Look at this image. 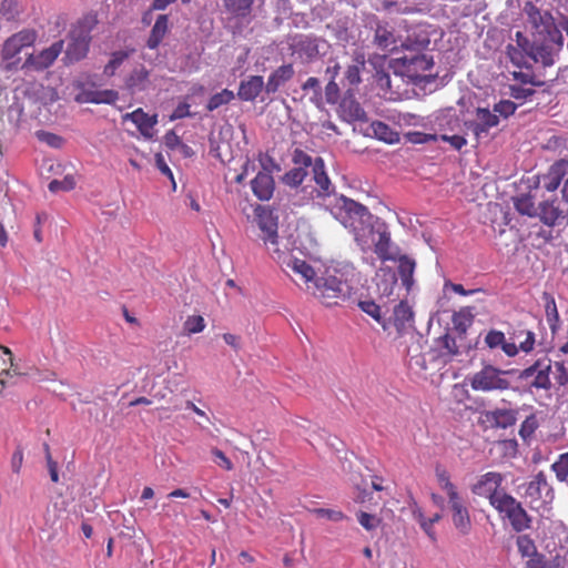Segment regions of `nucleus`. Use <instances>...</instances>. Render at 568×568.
<instances>
[{"label": "nucleus", "instance_id": "f704fd0d", "mask_svg": "<svg viewBox=\"0 0 568 568\" xmlns=\"http://www.w3.org/2000/svg\"><path fill=\"white\" fill-rule=\"evenodd\" d=\"M416 263L413 258L407 255H402L398 258V274L400 276L403 285L410 290L414 284V272H415Z\"/></svg>", "mask_w": 568, "mask_h": 568}, {"label": "nucleus", "instance_id": "f3484780", "mask_svg": "<svg viewBox=\"0 0 568 568\" xmlns=\"http://www.w3.org/2000/svg\"><path fill=\"white\" fill-rule=\"evenodd\" d=\"M256 222L260 230L264 233L263 241L265 243H277V216L268 207L257 206Z\"/></svg>", "mask_w": 568, "mask_h": 568}, {"label": "nucleus", "instance_id": "5fc2aeb1", "mask_svg": "<svg viewBox=\"0 0 568 568\" xmlns=\"http://www.w3.org/2000/svg\"><path fill=\"white\" fill-rule=\"evenodd\" d=\"M205 328L204 318L200 315L189 316L184 323V329L189 334H196Z\"/></svg>", "mask_w": 568, "mask_h": 568}, {"label": "nucleus", "instance_id": "ea45409f", "mask_svg": "<svg viewBox=\"0 0 568 568\" xmlns=\"http://www.w3.org/2000/svg\"><path fill=\"white\" fill-rule=\"evenodd\" d=\"M508 95L513 98L516 101H519L520 104H523L526 101L531 100V98L535 95L536 90L535 87H528V85H517V84H508Z\"/></svg>", "mask_w": 568, "mask_h": 568}, {"label": "nucleus", "instance_id": "412c9836", "mask_svg": "<svg viewBox=\"0 0 568 568\" xmlns=\"http://www.w3.org/2000/svg\"><path fill=\"white\" fill-rule=\"evenodd\" d=\"M568 174V160L560 159L556 161L550 168L548 172L542 176L544 187L548 192L556 191L561 182H564L565 176Z\"/></svg>", "mask_w": 568, "mask_h": 568}, {"label": "nucleus", "instance_id": "4d7b16f0", "mask_svg": "<svg viewBox=\"0 0 568 568\" xmlns=\"http://www.w3.org/2000/svg\"><path fill=\"white\" fill-rule=\"evenodd\" d=\"M538 427L537 418L535 415L528 416L520 425L519 435L521 438H529Z\"/></svg>", "mask_w": 568, "mask_h": 568}, {"label": "nucleus", "instance_id": "c03bdc74", "mask_svg": "<svg viewBox=\"0 0 568 568\" xmlns=\"http://www.w3.org/2000/svg\"><path fill=\"white\" fill-rule=\"evenodd\" d=\"M544 300L546 317L551 329H554L556 324L559 322V313L557 310L556 301L554 296L548 293L544 294Z\"/></svg>", "mask_w": 568, "mask_h": 568}, {"label": "nucleus", "instance_id": "a19ab883", "mask_svg": "<svg viewBox=\"0 0 568 568\" xmlns=\"http://www.w3.org/2000/svg\"><path fill=\"white\" fill-rule=\"evenodd\" d=\"M438 346L440 356L452 358L459 354V348L457 346L455 337L450 334H445L438 338Z\"/></svg>", "mask_w": 568, "mask_h": 568}, {"label": "nucleus", "instance_id": "1a4fd4ad", "mask_svg": "<svg viewBox=\"0 0 568 568\" xmlns=\"http://www.w3.org/2000/svg\"><path fill=\"white\" fill-rule=\"evenodd\" d=\"M551 368L552 361L548 356H542L520 371L518 379L526 382L529 388L549 390L551 388Z\"/></svg>", "mask_w": 568, "mask_h": 568}, {"label": "nucleus", "instance_id": "e2e57ef3", "mask_svg": "<svg viewBox=\"0 0 568 568\" xmlns=\"http://www.w3.org/2000/svg\"><path fill=\"white\" fill-rule=\"evenodd\" d=\"M552 366L555 367V379L557 384L565 386L568 383V367L565 362H555Z\"/></svg>", "mask_w": 568, "mask_h": 568}, {"label": "nucleus", "instance_id": "c9c22d12", "mask_svg": "<svg viewBox=\"0 0 568 568\" xmlns=\"http://www.w3.org/2000/svg\"><path fill=\"white\" fill-rule=\"evenodd\" d=\"M365 55L363 53H356L353 59V63L346 68L345 79L349 85L356 87L361 83V72L365 68Z\"/></svg>", "mask_w": 568, "mask_h": 568}, {"label": "nucleus", "instance_id": "37998d69", "mask_svg": "<svg viewBox=\"0 0 568 568\" xmlns=\"http://www.w3.org/2000/svg\"><path fill=\"white\" fill-rule=\"evenodd\" d=\"M235 95L234 92L229 89H223L222 91L213 94L207 104L206 109L207 111H214L219 109L222 105L229 104L232 100H234Z\"/></svg>", "mask_w": 568, "mask_h": 568}, {"label": "nucleus", "instance_id": "de8ad7c7", "mask_svg": "<svg viewBox=\"0 0 568 568\" xmlns=\"http://www.w3.org/2000/svg\"><path fill=\"white\" fill-rule=\"evenodd\" d=\"M471 322H473V314L469 308L460 310L458 313H455L453 316V323H454L456 329H458L462 333L466 332L467 327L471 324Z\"/></svg>", "mask_w": 568, "mask_h": 568}, {"label": "nucleus", "instance_id": "cd10ccee", "mask_svg": "<svg viewBox=\"0 0 568 568\" xmlns=\"http://www.w3.org/2000/svg\"><path fill=\"white\" fill-rule=\"evenodd\" d=\"M264 88V80L261 75H251L240 83L237 97L242 101H254Z\"/></svg>", "mask_w": 568, "mask_h": 568}, {"label": "nucleus", "instance_id": "49530a36", "mask_svg": "<svg viewBox=\"0 0 568 568\" xmlns=\"http://www.w3.org/2000/svg\"><path fill=\"white\" fill-rule=\"evenodd\" d=\"M74 187L75 180L71 174L65 175L62 180H52L48 185L49 191L52 193H58L60 191L68 192Z\"/></svg>", "mask_w": 568, "mask_h": 568}, {"label": "nucleus", "instance_id": "9d476101", "mask_svg": "<svg viewBox=\"0 0 568 568\" xmlns=\"http://www.w3.org/2000/svg\"><path fill=\"white\" fill-rule=\"evenodd\" d=\"M504 480L503 474L488 471L477 479L471 487V491L474 495L488 499L489 505L494 507L503 498V495L508 494L503 487Z\"/></svg>", "mask_w": 568, "mask_h": 568}, {"label": "nucleus", "instance_id": "6e6552de", "mask_svg": "<svg viewBox=\"0 0 568 568\" xmlns=\"http://www.w3.org/2000/svg\"><path fill=\"white\" fill-rule=\"evenodd\" d=\"M511 371H501L493 365H485L470 378V386L477 392L507 390L510 382L506 378Z\"/></svg>", "mask_w": 568, "mask_h": 568}, {"label": "nucleus", "instance_id": "052dcab7", "mask_svg": "<svg viewBox=\"0 0 568 568\" xmlns=\"http://www.w3.org/2000/svg\"><path fill=\"white\" fill-rule=\"evenodd\" d=\"M313 513L317 516V517H322V518H326L331 521H342L343 519H345V515L341 511V510H335V509H328V508H316L313 510Z\"/></svg>", "mask_w": 568, "mask_h": 568}, {"label": "nucleus", "instance_id": "bf43d9fd", "mask_svg": "<svg viewBox=\"0 0 568 568\" xmlns=\"http://www.w3.org/2000/svg\"><path fill=\"white\" fill-rule=\"evenodd\" d=\"M517 547L523 556H530L532 554L537 555L534 541L526 535L518 536Z\"/></svg>", "mask_w": 568, "mask_h": 568}, {"label": "nucleus", "instance_id": "69168bd1", "mask_svg": "<svg viewBox=\"0 0 568 568\" xmlns=\"http://www.w3.org/2000/svg\"><path fill=\"white\" fill-rule=\"evenodd\" d=\"M325 99L329 104L337 103L339 99V87L335 80H331L325 87Z\"/></svg>", "mask_w": 568, "mask_h": 568}, {"label": "nucleus", "instance_id": "c756f323", "mask_svg": "<svg viewBox=\"0 0 568 568\" xmlns=\"http://www.w3.org/2000/svg\"><path fill=\"white\" fill-rule=\"evenodd\" d=\"M562 210L557 200L545 201L539 204V217L548 226H555L564 219Z\"/></svg>", "mask_w": 568, "mask_h": 568}, {"label": "nucleus", "instance_id": "603ef678", "mask_svg": "<svg viewBox=\"0 0 568 568\" xmlns=\"http://www.w3.org/2000/svg\"><path fill=\"white\" fill-rule=\"evenodd\" d=\"M257 160L262 168L261 172H267L268 174L272 175L273 172H278L281 170L280 164L268 153L260 152L257 155Z\"/></svg>", "mask_w": 568, "mask_h": 568}, {"label": "nucleus", "instance_id": "f8f14e48", "mask_svg": "<svg viewBox=\"0 0 568 568\" xmlns=\"http://www.w3.org/2000/svg\"><path fill=\"white\" fill-rule=\"evenodd\" d=\"M294 168L288 170L281 178L284 185L296 189L304 182L308 169L313 164V158L302 149H295L292 154Z\"/></svg>", "mask_w": 568, "mask_h": 568}, {"label": "nucleus", "instance_id": "774afa93", "mask_svg": "<svg viewBox=\"0 0 568 568\" xmlns=\"http://www.w3.org/2000/svg\"><path fill=\"white\" fill-rule=\"evenodd\" d=\"M39 140L45 142L48 145L52 148H60L62 144V139L53 133L45 132V131H39L37 133Z\"/></svg>", "mask_w": 568, "mask_h": 568}, {"label": "nucleus", "instance_id": "4c0bfd02", "mask_svg": "<svg viewBox=\"0 0 568 568\" xmlns=\"http://www.w3.org/2000/svg\"><path fill=\"white\" fill-rule=\"evenodd\" d=\"M430 41L427 36H408L402 43L403 54L404 53H425Z\"/></svg>", "mask_w": 568, "mask_h": 568}, {"label": "nucleus", "instance_id": "a18cd8bd", "mask_svg": "<svg viewBox=\"0 0 568 568\" xmlns=\"http://www.w3.org/2000/svg\"><path fill=\"white\" fill-rule=\"evenodd\" d=\"M515 209L523 215L534 216L536 214L535 203L530 195H521L515 199Z\"/></svg>", "mask_w": 568, "mask_h": 568}, {"label": "nucleus", "instance_id": "0eeeda50", "mask_svg": "<svg viewBox=\"0 0 568 568\" xmlns=\"http://www.w3.org/2000/svg\"><path fill=\"white\" fill-rule=\"evenodd\" d=\"M400 73L412 80L413 82H422L428 78L429 72L434 67L433 57L427 53H404L395 60Z\"/></svg>", "mask_w": 568, "mask_h": 568}, {"label": "nucleus", "instance_id": "13d9d810", "mask_svg": "<svg viewBox=\"0 0 568 568\" xmlns=\"http://www.w3.org/2000/svg\"><path fill=\"white\" fill-rule=\"evenodd\" d=\"M505 334L497 329H490L485 336V344L489 348L501 347L505 342Z\"/></svg>", "mask_w": 568, "mask_h": 568}, {"label": "nucleus", "instance_id": "4468645a", "mask_svg": "<svg viewBox=\"0 0 568 568\" xmlns=\"http://www.w3.org/2000/svg\"><path fill=\"white\" fill-rule=\"evenodd\" d=\"M326 41L313 34H298L293 39L291 49L304 62H312L321 55V45Z\"/></svg>", "mask_w": 568, "mask_h": 568}, {"label": "nucleus", "instance_id": "6e6d98bb", "mask_svg": "<svg viewBox=\"0 0 568 568\" xmlns=\"http://www.w3.org/2000/svg\"><path fill=\"white\" fill-rule=\"evenodd\" d=\"M358 306L364 313L372 316L376 322L381 323V307L374 301H361Z\"/></svg>", "mask_w": 568, "mask_h": 568}, {"label": "nucleus", "instance_id": "473e14b6", "mask_svg": "<svg viewBox=\"0 0 568 568\" xmlns=\"http://www.w3.org/2000/svg\"><path fill=\"white\" fill-rule=\"evenodd\" d=\"M255 0H225L226 11L236 19H246L253 11Z\"/></svg>", "mask_w": 568, "mask_h": 568}, {"label": "nucleus", "instance_id": "20e7f679", "mask_svg": "<svg viewBox=\"0 0 568 568\" xmlns=\"http://www.w3.org/2000/svg\"><path fill=\"white\" fill-rule=\"evenodd\" d=\"M314 297L326 306L337 305L346 301L352 294V286L343 278L342 274L326 271L321 276H317L313 285H307Z\"/></svg>", "mask_w": 568, "mask_h": 568}, {"label": "nucleus", "instance_id": "3c124183", "mask_svg": "<svg viewBox=\"0 0 568 568\" xmlns=\"http://www.w3.org/2000/svg\"><path fill=\"white\" fill-rule=\"evenodd\" d=\"M0 13L7 20H14L20 13L18 0H2Z\"/></svg>", "mask_w": 568, "mask_h": 568}, {"label": "nucleus", "instance_id": "79ce46f5", "mask_svg": "<svg viewBox=\"0 0 568 568\" xmlns=\"http://www.w3.org/2000/svg\"><path fill=\"white\" fill-rule=\"evenodd\" d=\"M130 51H115L111 54V58L106 65L104 67L103 74L106 77H113L116 70L123 64V62L129 58Z\"/></svg>", "mask_w": 568, "mask_h": 568}, {"label": "nucleus", "instance_id": "dca6fc26", "mask_svg": "<svg viewBox=\"0 0 568 568\" xmlns=\"http://www.w3.org/2000/svg\"><path fill=\"white\" fill-rule=\"evenodd\" d=\"M371 29L374 31L373 44L382 51H394L396 49V37L394 28L388 22L373 16L369 19Z\"/></svg>", "mask_w": 568, "mask_h": 568}, {"label": "nucleus", "instance_id": "e433bc0d", "mask_svg": "<svg viewBox=\"0 0 568 568\" xmlns=\"http://www.w3.org/2000/svg\"><path fill=\"white\" fill-rule=\"evenodd\" d=\"M526 71H513L510 72L513 83L517 85H528V87H541L544 85V81L538 79V77L532 71V63H530V68H525Z\"/></svg>", "mask_w": 568, "mask_h": 568}, {"label": "nucleus", "instance_id": "680f3d73", "mask_svg": "<svg viewBox=\"0 0 568 568\" xmlns=\"http://www.w3.org/2000/svg\"><path fill=\"white\" fill-rule=\"evenodd\" d=\"M357 519H358V523L361 524V526L363 528H365L366 530L375 529L381 523V520L376 516L371 515L365 511H359L357 514Z\"/></svg>", "mask_w": 568, "mask_h": 568}, {"label": "nucleus", "instance_id": "ddd939ff", "mask_svg": "<svg viewBox=\"0 0 568 568\" xmlns=\"http://www.w3.org/2000/svg\"><path fill=\"white\" fill-rule=\"evenodd\" d=\"M274 254L275 255L273 257L285 272L291 271L294 275L298 276L306 286L313 285V282L317 276L314 268L306 261L294 257L284 252H280L278 250H275Z\"/></svg>", "mask_w": 568, "mask_h": 568}, {"label": "nucleus", "instance_id": "338daca9", "mask_svg": "<svg viewBox=\"0 0 568 568\" xmlns=\"http://www.w3.org/2000/svg\"><path fill=\"white\" fill-rule=\"evenodd\" d=\"M98 24V16L97 13H89L82 18V20L79 22L80 28L83 29V32L81 34H88L90 36V32L93 30V28Z\"/></svg>", "mask_w": 568, "mask_h": 568}, {"label": "nucleus", "instance_id": "09e8293b", "mask_svg": "<svg viewBox=\"0 0 568 568\" xmlns=\"http://www.w3.org/2000/svg\"><path fill=\"white\" fill-rule=\"evenodd\" d=\"M551 468L559 481H566L568 478V453L559 455Z\"/></svg>", "mask_w": 568, "mask_h": 568}, {"label": "nucleus", "instance_id": "7ed1b4c3", "mask_svg": "<svg viewBox=\"0 0 568 568\" xmlns=\"http://www.w3.org/2000/svg\"><path fill=\"white\" fill-rule=\"evenodd\" d=\"M506 55L517 68H530V63L541 61L545 65L551 64L550 51L531 42L521 31L515 33L513 42L506 45Z\"/></svg>", "mask_w": 568, "mask_h": 568}, {"label": "nucleus", "instance_id": "2eb2a0df", "mask_svg": "<svg viewBox=\"0 0 568 568\" xmlns=\"http://www.w3.org/2000/svg\"><path fill=\"white\" fill-rule=\"evenodd\" d=\"M62 50L63 41H55L49 48L43 49L37 54H29L21 68L33 71H43L54 63Z\"/></svg>", "mask_w": 568, "mask_h": 568}, {"label": "nucleus", "instance_id": "6ab92c4d", "mask_svg": "<svg viewBox=\"0 0 568 568\" xmlns=\"http://www.w3.org/2000/svg\"><path fill=\"white\" fill-rule=\"evenodd\" d=\"M310 168L312 169V180L316 184L315 192L317 196L322 199L329 197L334 187L325 171L324 160L320 156L313 159V164Z\"/></svg>", "mask_w": 568, "mask_h": 568}, {"label": "nucleus", "instance_id": "72a5a7b5", "mask_svg": "<svg viewBox=\"0 0 568 568\" xmlns=\"http://www.w3.org/2000/svg\"><path fill=\"white\" fill-rule=\"evenodd\" d=\"M414 313L406 301H400L393 312V322L398 331L404 329L413 322Z\"/></svg>", "mask_w": 568, "mask_h": 568}, {"label": "nucleus", "instance_id": "b1692460", "mask_svg": "<svg viewBox=\"0 0 568 568\" xmlns=\"http://www.w3.org/2000/svg\"><path fill=\"white\" fill-rule=\"evenodd\" d=\"M251 187L253 194L260 201H268L274 194L275 182L273 176L267 172H258L251 181Z\"/></svg>", "mask_w": 568, "mask_h": 568}, {"label": "nucleus", "instance_id": "bb28decb", "mask_svg": "<svg viewBox=\"0 0 568 568\" xmlns=\"http://www.w3.org/2000/svg\"><path fill=\"white\" fill-rule=\"evenodd\" d=\"M294 68L293 64H283L274 70L267 79L265 84V91L270 93H275L278 89L290 81L294 77Z\"/></svg>", "mask_w": 568, "mask_h": 568}, {"label": "nucleus", "instance_id": "7c9ffc66", "mask_svg": "<svg viewBox=\"0 0 568 568\" xmlns=\"http://www.w3.org/2000/svg\"><path fill=\"white\" fill-rule=\"evenodd\" d=\"M91 37L88 34L74 36L72 33L71 42L67 49V55L71 61H79L83 59L89 52Z\"/></svg>", "mask_w": 568, "mask_h": 568}, {"label": "nucleus", "instance_id": "4be33fe9", "mask_svg": "<svg viewBox=\"0 0 568 568\" xmlns=\"http://www.w3.org/2000/svg\"><path fill=\"white\" fill-rule=\"evenodd\" d=\"M528 22L534 29L549 30L554 26V18L549 11H541L534 2L527 1L524 7Z\"/></svg>", "mask_w": 568, "mask_h": 568}, {"label": "nucleus", "instance_id": "8fccbe9b", "mask_svg": "<svg viewBox=\"0 0 568 568\" xmlns=\"http://www.w3.org/2000/svg\"><path fill=\"white\" fill-rule=\"evenodd\" d=\"M521 336H525V338H521L519 342L518 347L520 351L525 353H529L535 347V334L531 331H519L514 334L515 339H519Z\"/></svg>", "mask_w": 568, "mask_h": 568}, {"label": "nucleus", "instance_id": "58836bf2", "mask_svg": "<svg viewBox=\"0 0 568 568\" xmlns=\"http://www.w3.org/2000/svg\"><path fill=\"white\" fill-rule=\"evenodd\" d=\"M372 129L375 136L386 143L393 144L399 141V134L393 130L388 124L376 121L372 123Z\"/></svg>", "mask_w": 568, "mask_h": 568}, {"label": "nucleus", "instance_id": "2f4dec72", "mask_svg": "<svg viewBox=\"0 0 568 568\" xmlns=\"http://www.w3.org/2000/svg\"><path fill=\"white\" fill-rule=\"evenodd\" d=\"M169 31V17L166 14H160L154 26L152 27L151 33L146 41L149 49H156Z\"/></svg>", "mask_w": 568, "mask_h": 568}, {"label": "nucleus", "instance_id": "0e129e2a", "mask_svg": "<svg viewBox=\"0 0 568 568\" xmlns=\"http://www.w3.org/2000/svg\"><path fill=\"white\" fill-rule=\"evenodd\" d=\"M211 453L214 457L215 464H217L220 467H222L225 470L233 469V463L221 449L214 447V448H212Z\"/></svg>", "mask_w": 568, "mask_h": 568}, {"label": "nucleus", "instance_id": "a878e982", "mask_svg": "<svg viewBox=\"0 0 568 568\" xmlns=\"http://www.w3.org/2000/svg\"><path fill=\"white\" fill-rule=\"evenodd\" d=\"M119 98V93L114 90H83L75 100L79 103H106L112 104Z\"/></svg>", "mask_w": 568, "mask_h": 568}, {"label": "nucleus", "instance_id": "864d4df0", "mask_svg": "<svg viewBox=\"0 0 568 568\" xmlns=\"http://www.w3.org/2000/svg\"><path fill=\"white\" fill-rule=\"evenodd\" d=\"M518 104H516L514 101L500 100L494 104V112L498 113L503 118H508L516 112Z\"/></svg>", "mask_w": 568, "mask_h": 568}, {"label": "nucleus", "instance_id": "39448f33", "mask_svg": "<svg viewBox=\"0 0 568 568\" xmlns=\"http://www.w3.org/2000/svg\"><path fill=\"white\" fill-rule=\"evenodd\" d=\"M37 40V32L31 29H23L9 37L1 49V60L8 70L17 69L21 62L20 52L33 45Z\"/></svg>", "mask_w": 568, "mask_h": 568}, {"label": "nucleus", "instance_id": "aec40b11", "mask_svg": "<svg viewBox=\"0 0 568 568\" xmlns=\"http://www.w3.org/2000/svg\"><path fill=\"white\" fill-rule=\"evenodd\" d=\"M499 118L487 108H477L476 120L469 122L468 129L473 131L477 139L487 134L491 128L497 126Z\"/></svg>", "mask_w": 568, "mask_h": 568}, {"label": "nucleus", "instance_id": "9b49d317", "mask_svg": "<svg viewBox=\"0 0 568 568\" xmlns=\"http://www.w3.org/2000/svg\"><path fill=\"white\" fill-rule=\"evenodd\" d=\"M524 488L523 496L534 510L540 509L554 498L552 488L542 471H539L529 483L525 484Z\"/></svg>", "mask_w": 568, "mask_h": 568}, {"label": "nucleus", "instance_id": "f257e3e1", "mask_svg": "<svg viewBox=\"0 0 568 568\" xmlns=\"http://www.w3.org/2000/svg\"><path fill=\"white\" fill-rule=\"evenodd\" d=\"M331 214L354 236L362 252L373 251L382 262L395 261L397 247L385 222L366 206L344 195L327 204Z\"/></svg>", "mask_w": 568, "mask_h": 568}, {"label": "nucleus", "instance_id": "423d86ee", "mask_svg": "<svg viewBox=\"0 0 568 568\" xmlns=\"http://www.w3.org/2000/svg\"><path fill=\"white\" fill-rule=\"evenodd\" d=\"M500 518L507 519L516 532L530 528L531 517L527 514L521 503L511 495H503V498L493 507Z\"/></svg>", "mask_w": 568, "mask_h": 568}, {"label": "nucleus", "instance_id": "393cba45", "mask_svg": "<svg viewBox=\"0 0 568 568\" xmlns=\"http://www.w3.org/2000/svg\"><path fill=\"white\" fill-rule=\"evenodd\" d=\"M338 112L341 118L349 123L366 120V112L352 95H346L342 99Z\"/></svg>", "mask_w": 568, "mask_h": 568}, {"label": "nucleus", "instance_id": "f03ea898", "mask_svg": "<svg viewBox=\"0 0 568 568\" xmlns=\"http://www.w3.org/2000/svg\"><path fill=\"white\" fill-rule=\"evenodd\" d=\"M435 477L439 488L445 491L452 510L455 528L463 535H467L471 527L469 510L462 498L457 486L452 481L450 474L445 466H435Z\"/></svg>", "mask_w": 568, "mask_h": 568}, {"label": "nucleus", "instance_id": "5701e85b", "mask_svg": "<svg viewBox=\"0 0 568 568\" xmlns=\"http://www.w3.org/2000/svg\"><path fill=\"white\" fill-rule=\"evenodd\" d=\"M150 85V72L140 64L135 67L125 78L124 88L131 93L145 91Z\"/></svg>", "mask_w": 568, "mask_h": 568}, {"label": "nucleus", "instance_id": "c85d7f7f", "mask_svg": "<svg viewBox=\"0 0 568 568\" xmlns=\"http://www.w3.org/2000/svg\"><path fill=\"white\" fill-rule=\"evenodd\" d=\"M486 422L495 428H508L515 425L516 412L513 409L497 408L485 413Z\"/></svg>", "mask_w": 568, "mask_h": 568}, {"label": "nucleus", "instance_id": "a211bd4d", "mask_svg": "<svg viewBox=\"0 0 568 568\" xmlns=\"http://www.w3.org/2000/svg\"><path fill=\"white\" fill-rule=\"evenodd\" d=\"M122 121H131L145 139H152L154 135V126L158 124V115H150L144 112L142 108H138L133 112L123 114Z\"/></svg>", "mask_w": 568, "mask_h": 568}]
</instances>
